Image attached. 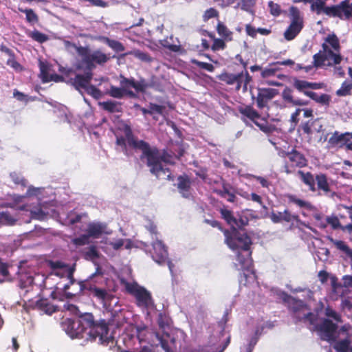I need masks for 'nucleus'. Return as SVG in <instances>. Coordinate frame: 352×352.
I'll use <instances>...</instances> for the list:
<instances>
[{
    "label": "nucleus",
    "mask_w": 352,
    "mask_h": 352,
    "mask_svg": "<svg viewBox=\"0 0 352 352\" xmlns=\"http://www.w3.org/2000/svg\"><path fill=\"white\" fill-rule=\"evenodd\" d=\"M326 12L329 17L350 21L352 19V2L350 0H343L338 4L330 6Z\"/></svg>",
    "instance_id": "9d476101"
},
{
    "label": "nucleus",
    "mask_w": 352,
    "mask_h": 352,
    "mask_svg": "<svg viewBox=\"0 0 352 352\" xmlns=\"http://www.w3.org/2000/svg\"><path fill=\"white\" fill-rule=\"evenodd\" d=\"M315 330L322 340L332 343L337 336L339 329L337 324L329 318H324L315 327Z\"/></svg>",
    "instance_id": "ddd939ff"
},
{
    "label": "nucleus",
    "mask_w": 352,
    "mask_h": 352,
    "mask_svg": "<svg viewBox=\"0 0 352 352\" xmlns=\"http://www.w3.org/2000/svg\"><path fill=\"white\" fill-rule=\"evenodd\" d=\"M297 175L300 177L301 182L308 187L309 190L315 192H318L319 195L322 193L328 195L331 192V184L326 174L320 173L315 176L309 171L305 172L298 170Z\"/></svg>",
    "instance_id": "39448f33"
},
{
    "label": "nucleus",
    "mask_w": 352,
    "mask_h": 352,
    "mask_svg": "<svg viewBox=\"0 0 352 352\" xmlns=\"http://www.w3.org/2000/svg\"><path fill=\"white\" fill-rule=\"evenodd\" d=\"M287 199L289 203H293L300 208H304L307 210H311L313 208V205L309 201L300 199L294 195H288Z\"/></svg>",
    "instance_id": "473e14b6"
},
{
    "label": "nucleus",
    "mask_w": 352,
    "mask_h": 352,
    "mask_svg": "<svg viewBox=\"0 0 352 352\" xmlns=\"http://www.w3.org/2000/svg\"><path fill=\"white\" fill-rule=\"evenodd\" d=\"M312 123H310L309 121L302 122L300 125V127L303 131L304 133L307 135H311L312 134V130H311V125Z\"/></svg>",
    "instance_id": "680f3d73"
},
{
    "label": "nucleus",
    "mask_w": 352,
    "mask_h": 352,
    "mask_svg": "<svg viewBox=\"0 0 352 352\" xmlns=\"http://www.w3.org/2000/svg\"><path fill=\"white\" fill-rule=\"evenodd\" d=\"M106 224L102 223H90L87 226V234L89 237L98 238L105 232Z\"/></svg>",
    "instance_id": "4be33fe9"
},
{
    "label": "nucleus",
    "mask_w": 352,
    "mask_h": 352,
    "mask_svg": "<svg viewBox=\"0 0 352 352\" xmlns=\"http://www.w3.org/2000/svg\"><path fill=\"white\" fill-rule=\"evenodd\" d=\"M251 245L252 244L250 245V247H251ZM235 251L239 252L236 254V259L241 265V270L243 271V272L241 274L240 282L242 283L243 281L242 278H244V284L245 285L248 280V278L250 277L248 273L252 276L254 279L256 278L255 272L252 269L253 263L252 259V251L250 250V248L245 250L239 248Z\"/></svg>",
    "instance_id": "1a4fd4ad"
},
{
    "label": "nucleus",
    "mask_w": 352,
    "mask_h": 352,
    "mask_svg": "<svg viewBox=\"0 0 352 352\" xmlns=\"http://www.w3.org/2000/svg\"><path fill=\"white\" fill-rule=\"evenodd\" d=\"M105 43L113 49L114 51L117 52H123L124 50V47L120 42L110 39L109 38H104Z\"/></svg>",
    "instance_id": "37998d69"
},
{
    "label": "nucleus",
    "mask_w": 352,
    "mask_h": 352,
    "mask_svg": "<svg viewBox=\"0 0 352 352\" xmlns=\"http://www.w3.org/2000/svg\"><path fill=\"white\" fill-rule=\"evenodd\" d=\"M268 6L270 8V13L272 15L277 16L281 14V9L278 4L270 1L268 3Z\"/></svg>",
    "instance_id": "5fc2aeb1"
},
{
    "label": "nucleus",
    "mask_w": 352,
    "mask_h": 352,
    "mask_svg": "<svg viewBox=\"0 0 352 352\" xmlns=\"http://www.w3.org/2000/svg\"><path fill=\"white\" fill-rule=\"evenodd\" d=\"M341 307L343 310L352 311V302L349 299L345 298L342 301Z\"/></svg>",
    "instance_id": "774afa93"
},
{
    "label": "nucleus",
    "mask_w": 352,
    "mask_h": 352,
    "mask_svg": "<svg viewBox=\"0 0 352 352\" xmlns=\"http://www.w3.org/2000/svg\"><path fill=\"white\" fill-rule=\"evenodd\" d=\"M314 65L316 67H322L325 65L326 53L324 54H320V52L314 55Z\"/></svg>",
    "instance_id": "49530a36"
},
{
    "label": "nucleus",
    "mask_w": 352,
    "mask_h": 352,
    "mask_svg": "<svg viewBox=\"0 0 352 352\" xmlns=\"http://www.w3.org/2000/svg\"><path fill=\"white\" fill-rule=\"evenodd\" d=\"M125 288L129 294L135 297L138 307L148 309L153 306L154 302L151 294L144 287L139 285L137 283H126Z\"/></svg>",
    "instance_id": "6e6552de"
},
{
    "label": "nucleus",
    "mask_w": 352,
    "mask_h": 352,
    "mask_svg": "<svg viewBox=\"0 0 352 352\" xmlns=\"http://www.w3.org/2000/svg\"><path fill=\"white\" fill-rule=\"evenodd\" d=\"M87 92V94L91 97H93L96 100L100 99L105 93H103L101 91L100 89H85Z\"/></svg>",
    "instance_id": "4d7b16f0"
},
{
    "label": "nucleus",
    "mask_w": 352,
    "mask_h": 352,
    "mask_svg": "<svg viewBox=\"0 0 352 352\" xmlns=\"http://www.w3.org/2000/svg\"><path fill=\"white\" fill-rule=\"evenodd\" d=\"M221 218L230 226V228H236L234 223H236V217L234 216L233 212L227 208H221L219 210Z\"/></svg>",
    "instance_id": "cd10ccee"
},
{
    "label": "nucleus",
    "mask_w": 352,
    "mask_h": 352,
    "mask_svg": "<svg viewBox=\"0 0 352 352\" xmlns=\"http://www.w3.org/2000/svg\"><path fill=\"white\" fill-rule=\"evenodd\" d=\"M298 92H303V94L309 97L311 100L322 106H329L331 100L330 95L326 94H318L309 89H297Z\"/></svg>",
    "instance_id": "a211bd4d"
},
{
    "label": "nucleus",
    "mask_w": 352,
    "mask_h": 352,
    "mask_svg": "<svg viewBox=\"0 0 352 352\" xmlns=\"http://www.w3.org/2000/svg\"><path fill=\"white\" fill-rule=\"evenodd\" d=\"M19 10L21 12L25 13L26 15V20L28 22L30 23H36L38 21V17L37 14L33 11L32 9H23L21 8H19Z\"/></svg>",
    "instance_id": "a19ab883"
},
{
    "label": "nucleus",
    "mask_w": 352,
    "mask_h": 352,
    "mask_svg": "<svg viewBox=\"0 0 352 352\" xmlns=\"http://www.w3.org/2000/svg\"><path fill=\"white\" fill-rule=\"evenodd\" d=\"M249 224V218L245 215H239V218L236 217V223L234 226L239 231L244 230L245 227Z\"/></svg>",
    "instance_id": "a18cd8bd"
},
{
    "label": "nucleus",
    "mask_w": 352,
    "mask_h": 352,
    "mask_svg": "<svg viewBox=\"0 0 352 352\" xmlns=\"http://www.w3.org/2000/svg\"><path fill=\"white\" fill-rule=\"evenodd\" d=\"M86 326L89 331L87 335L92 340H96L99 338L100 341H103L107 338L109 333L108 324L104 320L96 321L94 316L91 313H85V318Z\"/></svg>",
    "instance_id": "0eeeda50"
},
{
    "label": "nucleus",
    "mask_w": 352,
    "mask_h": 352,
    "mask_svg": "<svg viewBox=\"0 0 352 352\" xmlns=\"http://www.w3.org/2000/svg\"><path fill=\"white\" fill-rule=\"evenodd\" d=\"M219 78L221 80L226 82L228 85H232L234 82H237V86L236 88H240L241 87L239 82L242 78L241 75L224 73L219 76Z\"/></svg>",
    "instance_id": "2f4dec72"
},
{
    "label": "nucleus",
    "mask_w": 352,
    "mask_h": 352,
    "mask_svg": "<svg viewBox=\"0 0 352 352\" xmlns=\"http://www.w3.org/2000/svg\"><path fill=\"white\" fill-rule=\"evenodd\" d=\"M49 266L53 270H63L65 273L68 279H69L70 284H73L75 282L73 276V270L69 267L68 265H65L64 263L60 261H50L49 262Z\"/></svg>",
    "instance_id": "5701e85b"
},
{
    "label": "nucleus",
    "mask_w": 352,
    "mask_h": 352,
    "mask_svg": "<svg viewBox=\"0 0 352 352\" xmlns=\"http://www.w3.org/2000/svg\"><path fill=\"white\" fill-rule=\"evenodd\" d=\"M169 318L164 314H160L157 319L158 325L160 328H165L169 326Z\"/></svg>",
    "instance_id": "6e6d98bb"
},
{
    "label": "nucleus",
    "mask_w": 352,
    "mask_h": 352,
    "mask_svg": "<svg viewBox=\"0 0 352 352\" xmlns=\"http://www.w3.org/2000/svg\"><path fill=\"white\" fill-rule=\"evenodd\" d=\"M204 223L221 230L225 237L224 243L232 250L239 248L245 250H248L250 245L252 244L250 236L247 233H241L236 228L226 229L222 227L219 221L208 219L204 220Z\"/></svg>",
    "instance_id": "7ed1b4c3"
},
{
    "label": "nucleus",
    "mask_w": 352,
    "mask_h": 352,
    "mask_svg": "<svg viewBox=\"0 0 352 352\" xmlns=\"http://www.w3.org/2000/svg\"><path fill=\"white\" fill-rule=\"evenodd\" d=\"M294 87L295 88H321L320 86H319L317 84H311L309 83L304 80H294Z\"/></svg>",
    "instance_id": "09e8293b"
},
{
    "label": "nucleus",
    "mask_w": 352,
    "mask_h": 352,
    "mask_svg": "<svg viewBox=\"0 0 352 352\" xmlns=\"http://www.w3.org/2000/svg\"><path fill=\"white\" fill-rule=\"evenodd\" d=\"M76 52L81 57L77 67L85 69V73L76 74L72 69L64 67H60V71L66 77H70L71 83L75 88H96L94 85L89 87L92 78V70L96 68V65H102L106 63L109 58L100 50L91 51L87 47L81 46L76 48Z\"/></svg>",
    "instance_id": "f03ea898"
},
{
    "label": "nucleus",
    "mask_w": 352,
    "mask_h": 352,
    "mask_svg": "<svg viewBox=\"0 0 352 352\" xmlns=\"http://www.w3.org/2000/svg\"><path fill=\"white\" fill-rule=\"evenodd\" d=\"M80 286L81 290L88 291L90 295H92L99 300L104 301L107 298L108 292L107 289L101 288L97 285H94L91 280H85L81 282Z\"/></svg>",
    "instance_id": "4468645a"
},
{
    "label": "nucleus",
    "mask_w": 352,
    "mask_h": 352,
    "mask_svg": "<svg viewBox=\"0 0 352 352\" xmlns=\"http://www.w3.org/2000/svg\"><path fill=\"white\" fill-rule=\"evenodd\" d=\"M103 274L104 273L101 267L99 265V264H97L96 272L92 274L87 280H93L94 285L100 286V284L102 283L104 280Z\"/></svg>",
    "instance_id": "e433bc0d"
},
{
    "label": "nucleus",
    "mask_w": 352,
    "mask_h": 352,
    "mask_svg": "<svg viewBox=\"0 0 352 352\" xmlns=\"http://www.w3.org/2000/svg\"><path fill=\"white\" fill-rule=\"evenodd\" d=\"M84 318L85 314L77 320L67 318L63 322L64 330L72 338H83V333L87 330Z\"/></svg>",
    "instance_id": "9b49d317"
},
{
    "label": "nucleus",
    "mask_w": 352,
    "mask_h": 352,
    "mask_svg": "<svg viewBox=\"0 0 352 352\" xmlns=\"http://www.w3.org/2000/svg\"><path fill=\"white\" fill-rule=\"evenodd\" d=\"M82 254L85 260L92 261L97 266L98 263L95 261L100 258V253L96 245H92L82 250Z\"/></svg>",
    "instance_id": "393cba45"
},
{
    "label": "nucleus",
    "mask_w": 352,
    "mask_h": 352,
    "mask_svg": "<svg viewBox=\"0 0 352 352\" xmlns=\"http://www.w3.org/2000/svg\"><path fill=\"white\" fill-rule=\"evenodd\" d=\"M195 63L201 69H204L208 72H212L214 69V66L208 63L201 62V61H196Z\"/></svg>",
    "instance_id": "69168bd1"
},
{
    "label": "nucleus",
    "mask_w": 352,
    "mask_h": 352,
    "mask_svg": "<svg viewBox=\"0 0 352 352\" xmlns=\"http://www.w3.org/2000/svg\"><path fill=\"white\" fill-rule=\"evenodd\" d=\"M89 238L87 234H82L79 237L74 239L72 243L77 246L85 245L89 243Z\"/></svg>",
    "instance_id": "8fccbe9b"
},
{
    "label": "nucleus",
    "mask_w": 352,
    "mask_h": 352,
    "mask_svg": "<svg viewBox=\"0 0 352 352\" xmlns=\"http://www.w3.org/2000/svg\"><path fill=\"white\" fill-rule=\"evenodd\" d=\"M346 135H350L349 132L340 133L338 131H334L327 142L328 148H342L344 138Z\"/></svg>",
    "instance_id": "aec40b11"
},
{
    "label": "nucleus",
    "mask_w": 352,
    "mask_h": 352,
    "mask_svg": "<svg viewBox=\"0 0 352 352\" xmlns=\"http://www.w3.org/2000/svg\"><path fill=\"white\" fill-rule=\"evenodd\" d=\"M327 43H329L336 52H340V45L339 38L334 33L329 34L327 35V36L325 38L324 43L327 44Z\"/></svg>",
    "instance_id": "4c0bfd02"
},
{
    "label": "nucleus",
    "mask_w": 352,
    "mask_h": 352,
    "mask_svg": "<svg viewBox=\"0 0 352 352\" xmlns=\"http://www.w3.org/2000/svg\"><path fill=\"white\" fill-rule=\"evenodd\" d=\"M228 184H223L222 189L216 190L214 192L222 198H226V195L229 193Z\"/></svg>",
    "instance_id": "e2e57ef3"
},
{
    "label": "nucleus",
    "mask_w": 352,
    "mask_h": 352,
    "mask_svg": "<svg viewBox=\"0 0 352 352\" xmlns=\"http://www.w3.org/2000/svg\"><path fill=\"white\" fill-rule=\"evenodd\" d=\"M257 95V106L259 108L264 107L276 94L277 89H258Z\"/></svg>",
    "instance_id": "412c9836"
},
{
    "label": "nucleus",
    "mask_w": 352,
    "mask_h": 352,
    "mask_svg": "<svg viewBox=\"0 0 352 352\" xmlns=\"http://www.w3.org/2000/svg\"><path fill=\"white\" fill-rule=\"evenodd\" d=\"M28 36L30 37L32 39H33L35 41H37L39 43H43L48 41L49 37L47 34H43L38 30H34L32 32H30L28 34Z\"/></svg>",
    "instance_id": "58836bf2"
},
{
    "label": "nucleus",
    "mask_w": 352,
    "mask_h": 352,
    "mask_svg": "<svg viewBox=\"0 0 352 352\" xmlns=\"http://www.w3.org/2000/svg\"><path fill=\"white\" fill-rule=\"evenodd\" d=\"M256 0H240L241 9L252 15L255 14Z\"/></svg>",
    "instance_id": "c9c22d12"
},
{
    "label": "nucleus",
    "mask_w": 352,
    "mask_h": 352,
    "mask_svg": "<svg viewBox=\"0 0 352 352\" xmlns=\"http://www.w3.org/2000/svg\"><path fill=\"white\" fill-rule=\"evenodd\" d=\"M120 88H133L135 87V79L133 78H126L123 76H120Z\"/></svg>",
    "instance_id": "de8ad7c7"
},
{
    "label": "nucleus",
    "mask_w": 352,
    "mask_h": 352,
    "mask_svg": "<svg viewBox=\"0 0 352 352\" xmlns=\"http://www.w3.org/2000/svg\"><path fill=\"white\" fill-rule=\"evenodd\" d=\"M326 221L329 224L333 230H341L342 232H345L344 226L342 225L339 221V217L335 215L327 216L326 217Z\"/></svg>",
    "instance_id": "f704fd0d"
},
{
    "label": "nucleus",
    "mask_w": 352,
    "mask_h": 352,
    "mask_svg": "<svg viewBox=\"0 0 352 352\" xmlns=\"http://www.w3.org/2000/svg\"><path fill=\"white\" fill-rule=\"evenodd\" d=\"M329 8H330V6H328L327 8L321 7L320 5L317 4L316 3H315L314 1L311 3V6H310L311 10L312 12L316 13V14H318V15L321 14L322 13H324L327 15L326 10H327Z\"/></svg>",
    "instance_id": "864d4df0"
},
{
    "label": "nucleus",
    "mask_w": 352,
    "mask_h": 352,
    "mask_svg": "<svg viewBox=\"0 0 352 352\" xmlns=\"http://www.w3.org/2000/svg\"><path fill=\"white\" fill-rule=\"evenodd\" d=\"M133 54L135 58L143 62L151 63L153 60V58L148 53L142 52L140 50L135 51Z\"/></svg>",
    "instance_id": "3c124183"
},
{
    "label": "nucleus",
    "mask_w": 352,
    "mask_h": 352,
    "mask_svg": "<svg viewBox=\"0 0 352 352\" xmlns=\"http://www.w3.org/2000/svg\"><path fill=\"white\" fill-rule=\"evenodd\" d=\"M39 67L42 80L44 82H47L48 80L47 78L51 74V66L49 65L47 63L40 61Z\"/></svg>",
    "instance_id": "ea45409f"
},
{
    "label": "nucleus",
    "mask_w": 352,
    "mask_h": 352,
    "mask_svg": "<svg viewBox=\"0 0 352 352\" xmlns=\"http://www.w3.org/2000/svg\"><path fill=\"white\" fill-rule=\"evenodd\" d=\"M348 330L346 325L339 329L335 340L331 343L336 351L352 352V335L349 333Z\"/></svg>",
    "instance_id": "f8f14e48"
},
{
    "label": "nucleus",
    "mask_w": 352,
    "mask_h": 352,
    "mask_svg": "<svg viewBox=\"0 0 352 352\" xmlns=\"http://www.w3.org/2000/svg\"><path fill=\"white\" fill-rule=\"evenodd\" d=\"M116 145L121 147L122 151L127 155V146L135 149L141 150L142 154L141 159H146V165L149 167L151 173L160 179L162 173L166 175V179L173 181L174 177L172 175L169 168H164L162 162L166 164H174V157L166 150H163L161 153L156 147L151 148L148 143L144 140H138L133 135L131 126L129 121L120 120L118 122L115 133Z\"/></svg>",
    "instance_id": "f257e3e1"
},
{
    "label": "nucleus",
    "mask_w": 352,
    "mask_h": 352,
    "mask_svg": "<svg viewBox=\"0 0 352 352\" xmlns=\"http://www.w3.org/2000/svg\"><path fill=\"white\" fill-rule=\"evenodd\" d=\"M303 27L299 25L290 23L287 29L284 32L285 38L287 41L293 40L302 30Z\"/></svg>",
    "instance_id": "c85d7f7f"
},
{
    "label": "nucleus",
    "mask_w": 352,
    "mask_h": 352,
    "mask_svg": "<svg viewBox=\"0 0 352 352\" xmlns=\"http://www.w3.org/2000/svg\"><path fill=\"white\" fill-rule=\"evenodd\" d=\"M37 308L47 314L51 315L57 311V307L48 302L47 299H41L36 302Z\"/></svg>",
    "instance_id": "bb28decb"
},
{
    "label": "nucleus",
    "mask_w": 352,
    "mask_h": 352,
    "mask_svg": "<svg viewBox=\"0 0 352 352\" xmlns=\"http://www.w3.org/2000/svg\"><path fill=\"white\" fill-rule=\"evenodd\" d=\"M324 315L327 318H330L333 319L336 322L341 323L342 322L341 315L335 311L330 306H327L324 309Z\"/></svg>",
    "instance_id": "79ce46f5"
},
{
    "label": "nucleus",
    "mask_w": 352,
    "mask_h": 352,
    "mask_svg": "<svg viewBox=\"0 0 352 352\" xmlns=\"http://www.w3.org/2000/svg\"><path fill=\"white\" fill-rule=\"evenodd\" d=\"M148 107L150 109V115L153 116V118L156 119V120L157 118L155 116V114L163 115L164 110L166 109V107L164 106L159 105V104H153V103H150Z\"/></svg>",
    "instance_id": "c03bdc74"
},
{
    "label": "nucleus",
    "mask_w": 352,
    "mask_h": 352,
    "mask_svg": "<svg viewBox=\"0 0 352 352\" xmlns=\"http://www.w3.org/2000/svg\"><path fill=\"white\" fill-rule=\"evenodd\" d=\"M98 106L104 111L111 113L122 112V104L113 100L98 102Z\"/></svg>",
    "instance_id": "b1692460"
},
{
    "label": "nucleus",
    "mask_w": 352,
    "mask_h": 352,
    "mask_svg": "<svg viewBox=\"0 0 352 352\" xmlns=\"http://www.w3.org/2000/svg\"><path fill=\"white\" fill-rule=\"evenodd\" d=\"M284 300L288 303V309L296 324L303 322L308 323L309 325L315 324L318 316L310 311L309 306L302 300L287 295V298Z\"/></svg>",
    "instance_id": "20e7f679"
},
{
    "label": "nucleus",
    "mask_w": 352,
    "mask_h": 352,
    "mask_svg": "<svg viewBox=\"0 0 352 352\" xmlns=\"http://www.w3.org/2000/svg\"><path fill=\"white\" fill-rule=\"evenodd\" d=\"M0 276L2 277L1 281L9 276L8 265L0 261Z\"/></svg>",
    "instance_id": "13d9d810"
},
{
    "label": "nucleus",
    "mask_w": 352,
    "mask_h": 352,
    "mask_svg": "<svg viewBox=\"0 0 352 352\" xmlns=\"http://www.w3.org/2000/svg\"><path fill=\"white\" fill-rule=\"evenodd\" d=\"M289 17L291 19V23L295 25H299L303 27V18L301 16L300 10L294 6H292L289 9Z\"/></svg>",
    "instance_id": "c756f323"
},
{
    "label": "nucleus",
    "mask_w": 352,
    "mask_h": 352,
    "mask_svg": "<svg viewBox=\"0 0 352 352\" xmlns=\"http://www.w3.org/2000/svg\"><path fill=\"white\" fill-rule=\"evenodd\" d=\"M226 47V44L222 39L215 38L214 40V43L212 45V50L213 51H217L219 50H223Z\"/></svg>",
    "instance_id": "052dcab7"
},
{
    "label": "nucleus",
    "mask_w": 352,
    "mask_h": 352,
    "mask_svg": "<svg viewBox=\"0 0 352 352\" xmlns=\"http://www.w3.org/2000/svg\"><path fill=\"white\" fill-rule=\"evenodd\" d=\"M152 245L153 250L152 258L153 260L158 263L165 261L168 257V251L162 241L156 240L153 243Z\"/></svg>",
    "instance_id": "f3484780"
},
{
    "label": "nucleus",
    "mask_w": 352,
    "mask_h": 352,
    "mask_svg": "<svg viewBox=\"0 0 352 352\" xmlns=\"http://www.w3.org/2000/svg\"><path fill=\"white\" fill-rule=\"evenodd\" d=\"M105 94L116 98H122L125 96L129 98L136 97V94L131 89H109Z\"/></svg>",
    "instance_id": "a878e982"
},
{
    "label": "nucleus",
    "mask_w": 352,
    "mask_h": 352,
    "mask_svg": "<svg viewBox=\"0 0 352 352\" xmlns=\"http://www.w3.org/2000/svg\"><path fill=\"white\" fill-rule=\"evenodd\" d=\"M254 123L260 129L261 131L265 133H270L272 131V126L269 125L266 122L263 123H259L254 120Z\"/></svg>",
    "instance_id": "bf43d9fd"
},
{
    "label": "nucleus",
    "mask_w": 352,
    "mask_h": 352,
    "mask_svg": "<svg viewBox=\"0 0 352 352\" xmlns=\"http://www.w3.org/2000/svg\"><path fill=\"white\" fill-rule=\"evenodd\" d=\"M282 96L285 102L292 105H307L308 101L300 98L293 91V89H283Z\"/></svg>",
    "instance_id": "6ab92c4d"
},
{
    "label": "nucleus",
    "mask_w": 352,
    "mask_h": 352,
    "mask_svg": "<svg viewBox=\"0 0 352 352\" xmlns=\"http://www.w3.org/2000/svg\"><path fill=\"white\" fill-rule=\"evenodd\" d=\"M281 157L284 158L283 172L287 175L297 174L298 168L300 169L308 165V160L305 155L296 148H292L290 151H282Z\"/></svg>",
    "instance_id": "423d86ee"
},
{
    "label": "nucleus",
    "mask_w": 352,
    "mask_h": 352,
    "mask_svg": "<svg viewBox=\"0 0 352 352\" xmlns=\"http://www.w3.org/2000/svg\"><path fill=\"white\" fill-rule=\"evenodd\" d=\"M322 47L323 51L326 53L327 60H331L335 65L339 64L341 62L342 57L339 52H333L331 49L329 48L326 43H323L322 45Z\"/></svg>",
    "instance_id": "7c9ffc66"
},
{
    "label": "nucleus",
    "mask_w": 352,
    "mask_h": 352,
    "mask_svg": "<svg viewBox=\"0 0 352 352\" xmlns=\"http://www.w3.org/2000/svg\"><path fill=\"white\" fill-rule=\"evenodd\" d=\"M270 217L274 223H280L282 222L290 223L298 221L299 219L298 214H292L288 209H285L283 212L272 210Z\"/></svg>",
    "instance_id": "dca6fc26"
},
{
    "label": "nucleus",
    "mask_w": 352,
    "mask_h": 352,
    "mask_svg": "<svg viewBox=\"0 0 352 352\" xmlns=\"http://www.w3.org/2000/svg\"><path fill=\"white\" fill-rule=\"evenodd\" d=\"M239 112L253 122L261 116L260 114L250 106H246L244 108L240 109Z\"/></svg>",
    "instance_id": "72a5a7b5"
},
{
    "label": "nucleus",
    "mask_w": 352,
    "mask_h": 352,
    "mask_svg": "<svg viewBox=\"0 0 352 352\" xmlns=\"http://www.w3.org/2000/svg\"><path fill=\"white\" fill-rule=\"evenodd\" d=\"M10 177L12 179V181L16 184H21L23 186H25V179H23V177H21L20 176H19L16 173H12L10 174Z\"/></svg>",
    "instance_id": "0e129e2a"
},
{
    "label": "nucleus",
    "mask_w": 352,
    "mask_h": 352,
    "mask_svg": "<svg viewBox=\"0 0 352 352\" xmlns=\"http://www.w3.org/2000/svg\"><path fill=\"white\" fill-rule=\"evenodd\" d=\"M177 188L181 195L186 199H190L192 195V180L186 174H183L177 177Z\"/></svg>",
    "instance_id": "2eb2a0df"
},
{
    "label": "nucleus",
    "mask_w": 352,
    "mask_h": 352,
    "mask_svg": "<svg viewBox=\"0 0 352 352\" xmlns=\"http://www.w3.org/2000/svg\"><path fill=\"white\" fill-rule=\"evenodd\" d=\"M352 137L351 135H346L344 138L343 148L345 147L347 150L352 151Z\"/></svg>",
    "instance_id": "338daca9"
},
{
    "label": "nucleus",
    "mask_w": 352,
    "mask_h": 352,
    "mask_svg": "<svg viewBox=\"0 0 352 352\" xmlns=\"http://www.w3.org/2000/svg\"><path fill=\"white\" fill-rule=\"evenodd\" d=\"M217 30L220 36L226 38L231 35V32L229 31L227 27L221 22H219L217 27Z\"/></svg>",
    "instance_id": "603ef678"
}]
</instances>
